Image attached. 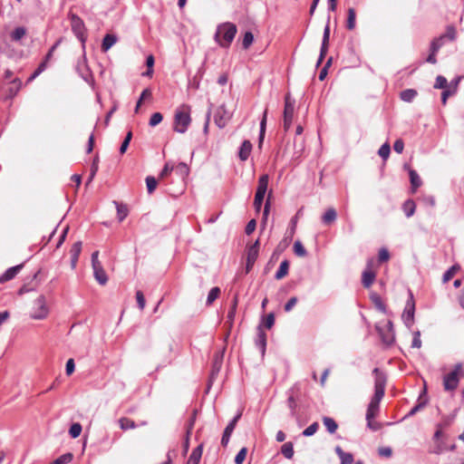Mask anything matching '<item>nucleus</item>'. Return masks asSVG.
<instances>
[{
	"instance_id": "nucleus-1",
	"label": "nucleus",
	"mask_w": 464,
	"mask_h": 464,
	"mask_svg": "<svg viewBox=\"0 0 464 464\" xmlns=\"http://www.w3.org/2000/svg\"><path fill=\"white\" fill-rule=\"evenodd\" d=\"M372 373L374 374V393L368 404L365 419L367 427L375 431L379 429V425L372 422V420L379 414L380 403L385 394L387 377L386 374L377 367L372 370Z\"/></svg>"
},
{
	"instance_id": "nucleus-2",
	"label": "nucleus",
	"mask_w": 464,
	"mask_h": 464,
	"mask_svg": "<svg viewBox=\"0 0 464 464\" xmlns=\"http://www.w3.org/2000/svg\"><path fill=\"white\" fill-rule=\"evenodd\" d=\"M237 32V25L230 22L222 23L218 25L214 39L222 48H228Z\"/></svg>"
},
{
	"instance_id": "nucleus-3",
	"label": "nucleus",
	"mask_w": 464,
	"mask_h": 464,
	"mask_svg": "<svg viewBox=\"0 0 464 464\" xmlns=\"http://www.w3.org/2000/svg\"><path fill=\"white\" fill-rule=\"evenodd\" d=\"M191 107L183 103L179 106L174 114L173 130L178 133H185L191 123Z\"/></svg>"
},
{
	"instance_id": "nucleus-4",
	"label": "nucleus",
	"mask_w": 464,
	"mask_h": 464,
	"mask_svg": "<svg viewBox=\"0 0 464 464\" xmlns=\"http://www.w3.org/2000/svg\"><path fill=\"white\" fill-rule=\"evenodd\" d=\"M68 18L71 23V27L75 37L80 41L82 51L85 50V44L87 41V29L83 20L76 14L69 13Z\"/></svg>"
},
{
	"instance_id": "nucleus-5",
	"label": "nucleus",
	"mask_w": 464,
	"mask_h": 464,
	"mask_svg": "<svg viewBox=\"0 0 464 464\" xmlns=\"http://www.w3.org/2000/svg\"><path fill=\"white\" fill-rule=\"evenodd\" d=\"M463 368L461 363H457L448 374L443 377V387L446 392H454L459 383V375L462 373Z\"/></svg>"
},
{
	"instance_id": "nucleus-6",
	"label": "nucleus",
	"mask_w": 464,
	"mask_h": 464,
	"mask_svg": "<svg viewBox=\"0 0 464 464\" xmlns=\"http://www.w3.org/2000/svg\"><path fill=\"white\" fill-rule=\"evenodd\" d=\"M49 314V308L46 304L45 296L39 295L33 304L30 317L34 320L45 319Z\"/></svg>"
},
{
	"instance_id": "nucleus-7",
	"label": "nucleus",
	"mask_w": 464,
	"mask_h": 464,
	"mask_svg": "<svg viewBox=\"0 0 464 464\" xmlns=\"http://www.w3.org/2000/svg\"><path fill=\"white\" fill-rule=\"evenodd\" d=\"M456 38V29L452 25L447 27L446 33L434 38L430 43V49L438 51L445 44L446 41H454Z\"/></svg>"
},
{
	"instance_id": "nucleus-8",
	"label": "nucleus",
	"mask_w": 464,
	"mask_h": 464,
	"mask_svg": "<svg viewBox=\"0 0 464 464\" xmlns=\"http://www.w3.org/2000/svg\"><path fill=\"white\" fill-rule=\"evenodd\" d=\"M295 100H292L289 95L285 97V108H284V130L287 132L293 122L294 113H295Z\"/></svg>"
},
{
	"instance_id": "nucleus-9",
	"label": "nucleus",
	"mask_w": 464,
	"mask_h": 464,
	"mask_svg": "<svg viewBox=\"0 0 464 464\" xmlns=\"http://www.w3.org/2000/svg\"><path fill=\"white\" fill-rule=\"evenodd\" d=\"M414 313H415V302L414 296L411 290H409V298L406 302L405 308L402 313V320L404 321L407 326H410L413 324L414 320Z\"/></svg>"
},
{
	"instance_id": "nucleus-10",
	"label": "nucleus",
	"mask_w": 464,
	"mask_h": 464,
	"mask_svg": "<svg viewBox=\"0 0 464 464\" xmlns=\"http://www.w3.org/2000/svg\"><path fill=\"white\" fill-rule=\"evenodd\" d=\"M241 416H242V412L241 411L237 412L234 416V418L228 422L227 427L225 428L222 438H221V445L223 447L227 446L230 437L236 428L237 421L240 420Z\"/></svg>"
},
{
	"instance_id": "nucleus-11",
	"label": "nucleus",
	"mask_w": 464,
	"mask_h": 464,
	"mask_svg": "<svg viewBox=\"0 0 464 464\" xmlns=\"http://www.w3.org/2000/svg\"><path fill=\"white\" fill-rule=\"evenodd\" d=\"M255 344L256 347L259 350L261 355L264 356L266 350V334L265 333L261 324L257 326Z\"/></svg>"
},
{
	"instance_id": "nucleus-12",
	"label": "nucleus",
	"mask_w": 464,
	"mask_h": 464,
	"mask_svg": "<svg viewBox=\"0 0 464 464\" xmlns=\"http://www.w3.org/2000/svg\"><path fill=\"white\" fill-rule=\"evenodd\" d=\"M371 265L372 262L368 261L367 269H365L362 275V284L365 288H370L376 278V274L370 269Z\"/></svg>"
},
{
	"instance_id": "nucleus-13",
	"label": "nucleus",
	"mask_w": 464,
	"mask_h": 464,
	"mask_svg": "<svg viewBox=\"0 0 464 464\" xmlns=\"http://www.w3.org/2000/svg\"><path fill=\"white\" fill-rule=\"evenodd\" d=\"M24 264H20L12 267L7 268L1 276H0V283H5L7 281L12 280L15 277V276L22 270Z\"/></svg>"
},
{
	"instance_id": "nucleus-14",
	"label": "nucleus",
	"mask_w": 464,
	"mask_h": 464,
	"mask_svg": "<svg viewBox=\"0 0 464 464\" xmlns=\"http://www.w3.org/2000/svg\"><path fill=\"white\" fill-rule=\"evenodd\" d=\"M81 251H82V242L77 241L72 246V248L70 250L71 266L72 269H74L76 267Z\"/></svg>"
},
{
	"instance_id": "nucleus-15",
	"label": "nucleus",
	"mask_w": 464,
	"mask_h": 464,
	"mask_svg": "<svg viewBox=\"0 0 464 464\" xmlns=\"http://www.w3.org/2000/svg\"><path fill=\"white\" fill-rule=\"evenodd\" d=\"M93 269V276L96 281L101 285H104L108 282V276L103 269L102 265L92 266Z\"/></svg>"
},
{
	"instance_id": "nucleus-16",
	"label": "nucleus",
	"mask_w": 464,
	"mask_h": 464,
	"mask_svg": "<svg viewBox=\"0 0 464 464\" xmlns=\"http://www.w3.org/2000/svg\"><path fill=\"white\" fill-rule=\"evenodd\" d=\"M252 151V143L248 140H245L239 150H238V158L242 161H246Z\"/></svg>"
},
{
	"instance_id": "nucleus-17",
	"label": "nucleus",
	"mask_w": 464,
	"mask_h": 464,
	"mask_svg": "<svg viewBox=\"0 0 464 464\" xmlns=\"http://www.w3.org/2000/svg\"><path fill=\"white\" fill-rule=\"evenodd\" d=\"M334 451L339 457L341 464H352L353 462V455L350 452L343 451L340 446H336Z\"/></svg>"
},
{
	"instance_id": "nucleus-18",
	"label": "nucleus",
	"mask_w": 464,
	"mask_h": 464,
	"mask_svg": "<svg viewBox=\"0 0 464 464\" xmlns=\"http://www.w3.org/2000/svg\"><path fill=\"white\" fill-rule=\"evenodd\" d=\"M259 239H256L251 246L246 249V259L248 261L256 262L259 255Z\"/></svg>"
},
{
	"instance_id": "nucleus-19",
	"label": "nucleus",
	"mask_w": 464,
	"mask_h": 464,
	"mask_svg": "<svg viewBox=\"0 0 464 464\" xmlns=\"http://www.w3.org/2000/svg\"><path fill=\"white\" fill-rule=\"evenodd\" d=\"M113 204L116 207L117 218L120 222H122L129 215L128 206L116 200L113 201Z\"/></svg>"
},
{
	"instance_id": "nucleus-20",
	"label": "nucleus",
	"mask_w": 464,
	"mask_h": 464,
	"mask_svg": "<svg viewBox=\"0 0 464 464\" xmlns=\"http://www.w3.org/2000/svg\"><path fill=\"white\" fill-rule=\"evenodd\" d=\"M370 299L374 304L375 308L378 309L380 312L385 314L387 312L386 305L383 303L382 297L380 295H378L375 292H372L370 294Z\"/></svg>"
},
{
	"instance_id": "nucleus-21",
	"label": "nucleus",
	"mask_w": 464,
	"mask_h": 464,
	"mask_svg": "<svg viewBox=\"0 0 464 464\" xmlns=\"http://www.w3.org/2000/svg\"><path fill=\"white\" fill-rule=\"evenodd\" d=\"M379 334H380V336H381V339L382 341V343L388 346L392 345L394 342H395V334H394V331H388L386 330L385 332L377 328Z\"/></svg>"
},
{
	"instance_id": "nucleus-22",
	"label": "nucleus",
	"mask_w": 464,
	"mask_h": 464,
	"mask_svg": "<svg viewBox=\"0 0 464 464\" xmlns=\"http://www.w3.org/2000/svg\"><path fill=\"white\" fill-rule=\"evenodd\" d=\"M202 452H203V444H200L192 450V452L187 461V464H198L199 460L201 459V456H202Z\"/></svg>"
},
{
	"instance_id": "nucleus-23",
	"label": "nucleus",
	"mask_w": 464,
	"mask_h": 464,
	"mask_svg": "<svg viewBox=\"0 0 464 464\" xmlns=\"http://www.w3.org/2000/svg\"><path fill=\"white\" fill-rule=\"evenodd\" d=\"M268 181L269 176L267 174L261 175L258 179V184L256 193H259L265 196L267 190Z\"/></svg>"
},
{
	"instance_id": "nucleus-24",
	"label": "nucleus",
	"mask_w": 464,
	"mask_h": 464,
	"mask_svg": "<svg viewBox=\"0 0 464 464\" xmlns=\"http://www.w3.org/2000/svg\"><path fill=\"white\" fill-rule=\"evenodd\" d=\"M336 218H337L336 210L334 208H329L326 209V211L323 215L322 222L324 225L329 226L335 221Z\"/></svg>"
},
{
	"instance_id": "nucleus-25",
	"label": "nucleus",
	"mask_w": 464,
	"mask_h": 464,
	"mask_svg": "<svg viewBox=\"0 0 464 464\" xmlns=\"http://www.w3.org/2000/svg\"><path fill=\"white\" fill-rule=\"evenodd\" d=\"M77 70L81 77L87 81V77L90 75L88 66L86 64L85 50L82 51V61L78 63Z\"/></svg>"
},
{
	"instance_id": "nucleus-26",
	"label": "nucleus",
	"mask_w": 464,
	"mask_h": 464,
	"mask_svg": "<svg viewBox=\"0 0 464 464\" xmlns=\"http://www.w3.org/2000/svg\"><path fill=\"white\" fill-rule=\"evenodd\" d=\"M289 266H290V264L287 259L283 260L279 266V268L277 269V271L275 274V278L276 280H281L285 276H287L288 271H289Z\"/></svg>"
},
{
	"instance_id": "nucleus-27",
	"label": "nucleus",
	"mask_w": 464,
	"mask_h": 464,
	"mask_svg": "<svg viewBox=\"0 0 464 464\" xmlns=\"http://www.w3.org/2000/svg\"><path fill=\"white\" fill-rule=\"evenodd\" d=\"M117 42V36L112 34H107L102 39V51L107 52Z\"/></svg>"
},
{
	"instance_id": "nucleus-28",
	"label": "nucleus",
	"mask_w": 464,
	"mask_h": 464,
	"mask_svg": "<svg viewBox=\"0 0 464 464\" xmlns=\"http://www.w3.org/2000/svg\"><path fill=\"white\" fill-rule=\"evenodd\" d=\"M179 177L184 179L189 173L188 166L184 162H179L177 165H174L173 170Z\"/></svg>"
},
{
	"instance_id": "nucleus-29",
	"label": "nucleus",
	"mask_w": 464,
	"mask_h": 464,
	"mask_svg": "<svg viewBox=\"0 0 464 464\" xmlns=\"http://www.w3.org/2000/svg\"><path fill=\"white\" fill-rule=\"evenodd\" d=\"M266 117H267V110H265L263 113L262 120L260 121V130H259V136H258V146L261 148L265 135H266Z\"/></svg>"
},
{
	"instance_id": "nucleus-30",
	"label": "nucleus",
	"mask_w": 464,
	"mask_h": 464,
	"mask_svg": "<svg viewBox=\"0 0 464 464\" xmlns=\"http://www.w3.org/2000/svg\"><path fill=\"white\" fill-rule=\"evenodd\" d=\"M409 176L412 190L416 191V189L420 188L422 184L421 179L417 171L414 169H410Z\"/></svg>"
},
{
	"instance_id": "nucleus-31",
	"label": "nucleus",
	"mask_w": 464,
	"mask_h": 464,
	"mask_svg": "<svg viewBox=\"0 0 464 464\" xmlns=\"http://www.w3.org/2000/svg\"><path fill=\"white\" fill-rule=\"evenodd\" d=\"M418 92L414 89H406L401 92L400 98L406 102H411L417 96Z\"/></svg>"
},
{
	"instance_id": "nucleus-32",
	"label": "nucleus",
	"mask_w": 464,
	"mask_h": 464,
	"mask_svg": "<svg viewBox=\"0 0 464 464\" xmlns=\"http://www.w3.org/2000/svg\"><path fill=\"white\" fill-rule=\"evenodd\" d=\"M428 403L427 399L422 400L421 395L419 397V402L405 415L404 419L412 417L418 411L422 410Z\"/></svg>"
},
{
	"instance_id": "nucleus-33",
	"label": "nucleus",
	"mask_w": 464,
	"mask_h": 464,
	"mask_svg": "<svg viewBox=\"0 0 464 464\" xmlns=\"http://www.w3.org/2000/svg\"><path fill=\"white\" fill-rule=\"evenodd\" d=\"M415 209L416 205L412 199L406 200L402 205V210L407 218L413 216Z\"/></svg>"
},
{
	"instance_id": "nucleus-34",
	"label": "nucleus",
	"mask_w": 464,
	"mask_h": 464,
	"mask_svg": "<svg viewBox=\"0 0 464 464\" xmlns=\"http://www.w3.org/2000/svg\"><path fill=\"white\" fill-rule=\"evenodd\" d=\"M281 453L283 456L287 459H291L294 457V444L291 441L285 442L281 447Z\"/></svg>"
},
{
	"instance_id": "nucleus-35",
	"label": "nucleus",
	"mask_w": 464,
	"mask_h": 464,
	"mask_svg": "<svg viewBox=\"0 0 464 464\" xmlns=\"http://www.w3.org/2000/svg\"><path fill=\"white\" fill-rule=\"evenodd\" d=\"M356 13L354 8L350 7L347 11L346 28L348 30H353L355 27Z\"/></svg>"
},
{
	"instance_id": "nucleus-36",
	"label": "nucleus",
	"mask_w": 464,
	"mask_h": 464,
	"mask_svg": "<svg viewBox=\"0 0 464 464\" xmlns=\"http://www.w3.org/2000/svg\"><path fill=\"white\" fill-rule=\"evenodd\" d=\"M26 34V29L24 26L15 27L10 34L12 41L18 42Z\"/></svg>"
},
{
	"instance_id": "nucleus-37",
	"label": "nucleus",
	"mask_w": 464,
	"mask_h": 464,
	"mask_svg": "<svg viewBox=\"0 0 464 464\" xmlns=\"http://www.w3.org/2000/svg\"><path fill=\"white\" fill-rule=\"evenodd\" d=\"M323 422L329 433L333 434L336 431L338 424L333 418L324 417Z\"/></svg>"
},
{
	"instance_id": "nucleus-38",
	"label": "nucleus",
	"mask_w": 464,
	"mask_h": 464,
	"mask_svg": "<svg viewBox=\"0 0 464 464\" xmlns=\"http://www.w3.org/2000/svg\"><path fill=\"white\" fill-rule=\"evenodd\" d=\"M154 63H155L154 56L152 54L148 55L146 58L147 70H146V72H144L142 73V76L150 77V78L152 76L153 72H154L153 71Z\"/></svg>"
},
{
	"instance_id": "nucleus-39",
	"label": "nucleus",
	"mask_w": 464,
	"mask_h": 464,
	"mask_svg": "<svg viewBox=\"0 0 464 464\" xmlns=\"http://www.w3.org/2000/svg\"><path fill=\"white\" fill-rule=\"evenodd\" d=\"M220 288L218 286L212 287L210 291L208 294L206 304L211 305L219 296L220 295Z\"/></svg>"
},
{
	"instance_id": "nucleus-40",
	"label": "nucleus",
	"mask_w": 464,
	"mask_h": 464,
	"mask_svg": "<svg viewBox=\"0 0 464 464\" xmlns=\"http://www.w3.org/2000/svg\"><path fill=\"white\" fill-rule=\"evenodd\" d=\"M119 424L121 430H127L130 429H135L137 427L134 420L130 418L122 417L119 420Z\"/></svg>"
},
{
	"instance_id": "nucleus-41",
	"label": "nucleus",
	"mask_w": 464,
	"mask_h": 464,
	"mask_svg": "<svg viewBox=\"0 0 464 464\" xmlns=\"http://www.w3.org/2000/svg\"><path fill=\"white\" fill-rule=\"evenodd\" d=\"M222 359H223L222 353H216L214 355L213 362H212V374H218V372L220 371L221 365H222Z\"/></svg>"
},
{
	"instance_id": "nucleus-42",
	"label": "nucleus",
	"mask_w": 464,
	"mask_h": 464,
	"mask_svg": "<svg viewBox=\"0 0 464 464\" xmlns=\"http://www.w3.org/2000/svg\"><path fill=\"white\" fill-rule=\"evenodd\" d=\"M73 459V455L71 452L64 453L55 459L51 464H68Z\"/></svg>"
},
{
	"instance_id": "nucleus-43",
	"label": "nucleus",
	"mask_w": 464,
	"mask_h": 464,
	"mask_svg": "<svg viewBox=\"0 0 464 464\" xmlns=\"http://www.w3.org/2000/svg\"><path fill=\"white\" fill-rule=\"evenodd\" d=\"M254 42V34L247 31L244 34L242 40V48L247 50Z\"/></svg>"
},
{
	"instance_id": "nucleus-44",
	"label": "nucleus",
	"mask_w": 464,
	"mask_h": 464,
	"mask_svg": "<svg viewBox=\"0 0 464 464\" xmlns=\"http://www.w3.org/2000/svg\"><path fill=\"white\" fill-rule=\"evenodd\" d=\"M82 427L79 422L72 423L69 429V435L72 439H76L81 435Z\"/></svg>"
},
{
	"instance_id": "nucleus-45",
	"label": "nucleus",
	"mask_w": 464,
	"mask_h": 464,
	"mask_svg": "<svg viewBox=\"0 0 464 464\" xmlns=\"http://www.w3.org/2000/svg\"><path fill=\"white\" fill-rule=\"evenodd\" d=\"M157 185H158V181L154 177L148 176L146 178L147 191L150 195L155 191Z\"/></svg>"
},
{
	"instance_id": "nucleus-46",
	"label": "nucleus",
	"mask_w": 464,
	"mask_h": 464,
	"mask_svg": "<svg viewBox=\"0 0 464 464\" xmlns=\"http://www.w3.org/2000/svg\"><path fill=\"white\" fill-rule=\"evenodd\" d=\"M390 152H391V147L389 145L388 142H385L384 144H382L379 150H378V155L384 160H386L389 156H390Z\"/></svg>"
},
{
	"instance_id": "nucleus-47",
	"label": "nucleus",
	"mask_w": 464,
	"mask_h": 464,
	"mask_svg": "<svg viewBox=\"0 0 464 464\" xmlns=\"http://www.w3.org/2000/svg\"><path fill=\"white\" fill-rule=\"evenodd\" d=\"M318 428V422H313L310 426L303 430L302 435L304 437H311L317 431Z\"/></svg>"
},
{
	"instance_id": "nucleus-48",
	"label": "nucleus",
	"mask_w": 464,
	"mask_h": 464,
	"mask_svg": "<svg viewBox=\"0 0 464 464\" xmlns=\"http://www.w3.org/2000/svg\"><path fill=\"white\" fill-rule=\"evenodd\" d=\"M434 88L442 90L448 89L447 79L442 75H438L435 81Z\"/></svg>"
},
{
	"instance_id": "nucleus-49",
	"label": "nucleus",
	"mask_w": 464,
	"mask_h": 464,
	"mask_svg": "<svg viewBox=\"0 0 464 464\" xmlns=\"http://www.w3.org/2000/svg\"><path fill=\"white\" fill-rule=\"evenodd\" d=\"M294 252L298 256H304L307 254L304 246L299 240L295 241L294 244Z\"/></svg>"
},
{
	"instance_id": "nucleus-50",
	"label": "nucleus",
	"mask_w": 464,
	"mask_h": 464,
	"mask_svg": "<svg viewBox=\"0 0 464 464\" xmlns=\"http://www.w3.org/2000/svg\"><path fill=\"white\" fill-rule=\"evenodd\" d=\"M163 120V116L160 112H154L150 119L149 124L150 127H155L160 124Z\"/></svg>"
},
{
	"instance_id": "nucleus-51",
	"label": "nucleus",
	"mask_w": 464,
	"mask_h": 464,
	"mask_svg": "<svg viewBox=\"0 0 464 464\" xmlns=\"http://www.w3.org/2000/svg\"><path fill=\"white\" fill-rule=\"evenodd\" d=\"M264 198H265L264 195L256 193L255 198H254V208L257 213L260 212V210H261Z\"/></svg>"
},
{
	"instance_id": "nucleus-52",
	"label": "nucleus",
	"mask_w": 464,
	"mask_h": 464,
	"mask_svg": "<svg viewBox=\"0 0 464 464\" xmlns=\"http://www.w3.org/2000/svg\"><path fill=\"white\" fill-rule=\"evenodd\" d=\"M390 259V253L386 247H382L378 253V261L380 263L387 262Z\"/></svg>"
},
{
	"instance_id": "nucleus-53",
	"label": "nucleus",
	"mask_w": 464,
	"mask_h": 464,
	"mask_svg": "<svg viewBox=\"0 0 464 464\" xmlns=\"http://www.w3.org/2000/svg\"><path fill=\"white\" fill-rule=\"evenodd\" d=\"M457 271V267L455 266H450L449 269H447L442 276V280L444 283L450 281L455 275Z\"/></svg>"
},
{
	"instance_id": "nucleus-54",
	"label": "nucleus",
	"mask_w": 464,
	"mask_h": 464,
	"mask_svg": "<svg viewBox=\"0 0 464 464\" xmlns=\"http://www.w3.org/2000/svg\"><path fill=\"white\" fill-rule=\"evenodd\" d=\"M247 453L246 448H242L237 454L235 457V463L236 464H242L246 459Z\"/></svg>"
},
{
	"instance_id": "nucleus-55",
	"label": "nucleus",
	"mask_w": 464,
	"mask_h": 464,
	"mask_svg": "<svg viewBox=\"0 0 464 464\" xmlns=\"http://www.w3.org/2000/svg\"><path fill=\"white\" fill-rule=\"evenodd\" d=\"M173 170H174V164H172L171 162H166L163 169L160 171V177L165 178Z\"/></svg>"
},
{
	"instance_id": "nucleus-56",
	"label": "nucleus",
	"mask_w": 464,
	"mask_h": 464,
	"mask_svg": "<svg viewBox=\"0 0 464 464\" xmlns=\"http://www.w3.org/2000/svg\"><path fill=\"white\" fill-rule=\"evenodd\" d=\"M136 300H137L138 307L140 310H143L145 307V304H146V301H145L144 295L140 290H138L136 292Z\"/></svg>"
},
{
	"instance_id": "nucleus-57",
	"label": "nucleus",
	"mask_w": 464,
	"mask_h": 464,
	"mask_svg": "<svg viewBox=\"0 0 464 464\" xmlns=\"http://www.w3.org/2000/svg\"><path fill=\"white\" fill-rule=\"evenodd\" d=\"M263 324L266 329L272 328L275 324V314L273 313H269L264 319Z\"/></svg>"
},
{
	"instance_id": "nucleus-58",
	"label": "nucleus",
	"mask_w": 464,
	"mask_h": 464,
	"mask_svg": "<svg viewBox=\"0 0 464 464\" xmlns=\"http://www.w3.org/2000/svg\"><path fill=\"white\" fill-rule=\"evenodd\" d=\"M328 44H329V43L322 42L321 49H320V55H319V59L317 61V65H319L323 62L325 54L327 53Z\"/></svg>"
},
{
	"instance_id": "nucleus-59",
	"label": "nucleus",
	"mask_w": 464,
	"mask_h": 464,
	"mask_svg": "<svg viewBox=\"0 0 464 464\" xmlns=\"http://www.w3.org/2000/svg\"><path fill=\"white\" fill-rule=\"evenodd\" d=\"M256 227V222L255 219H251L247 222L246 227H245V233L249 236L251 235Z\"/></svg>"
},
{
	"instance_id": "nucleus-60",
	"label": "nucleus",
	"mask_w": 464,
	"mask_h": 464,
	"mask_svg": "<svg viewBox=\"0 0 464 464\" xmlns=\"http://www.w3.org/2000/svg\"><path fill=\"white\" fill-rule=\"evenodd\" d=\"M75 370V363H74V360L73 359H69L67 362H66V364H65V372L68 376H70L71 374H72V372H74Z\"/></svg>"
},
{
	"instance_id": "nucleus-61",
	"label": "nucleus",
	"mask_w": 464,
	"mask_h": 464,
	"mask_svg": "<svg viewBox=\"0 0 464 464\" xmlns=\"http://www.w3.org/2000/svg\"><path fill=\"white\" fill-rule=\"evenodd\" d=\"M393 150L399 154L402 153L404 150V142L401 139H398L394 141Z\"/></svg>"
},
{
	"instance_id": "nucleus-62",
	"label": "nucleus",
	"mask_w": 464,
	"mask_h": 464,
	"mask_svg": "<svg viewBox=\"0 0 464 464\" xmlns=\"http://www.w3.org/2000/svg\"><path fill=\"white\" fill-rule=\"evenodd\" d=\"M455 92L454 90H450V89H445L442 91L441 92V102L442 104H446L447 103V100L450 96L453 95Z\"/></svg>"
},
{
	"instance_id": "nucleus-63",
	"label": "nucleus",
	"mask_w": 464,
	"mask_h": 464,
	"mask_svg": "<svg viewBox=\"0 0 464 464\" xmlns=\"http://www.w3.org/2000/svg\"><path fill=\"white\" fill-rule=\"evenodd\" d=\"M296 303H297V297H295V296L291 297L285 304V307H284L285 311L290 312L293 309V307L296 304Z\"/></svg>"
},
{
	"instance_id": "nucleus-64",
	"label": "nucleus",
	"mask_w": 464,
	"mask_h": 464,
	"mask_svg": "<svg viewBox=\"0 0 464 464\" xmlns=\"http://www.w3.org/2000/svg\"><path fill=\"white\" fill-rule=\"evenodd\" d=\"M378 452L380 456L385 458H390L392 455V450L390 447L380 448Z\"/></svg>"
}]
</instances>
